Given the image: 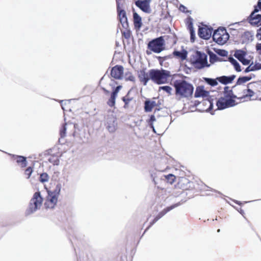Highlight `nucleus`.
<instances>
[{
	"label": "nucleus",
	"mask_w": 261,
	"mask_h": 261,
	"mask_svg": "<svg viewBox=\"0 0 261 261\" xmlns=\"http://www.w3.org/2000/svg\"><path fill=\"white\" fill-rule=\"evenodd\" d=\"M232 93L231 90L228 93H225L224 97L220 98L217 101V109L222 110L234 106L235 101L232 99Z\"/></svg>",
	"instance_id": "4"
},
{
	"label": "nucleus",
	"mask_w": 261,
	"mask_h": 261,
	"mask_svg": "<svg viewBox=\"0 0 261 261\" xmlns=\"http://www.w3.org/2000/svg\"><path fill=\"white\" fill-rule=\"evenodd\" d=\"M186 8L183 6V5H180V7H179V10L181 11H182V12H185L186 11Z\"/></svg>",
	"instance_id": "48"
},
{
	"label": "nucleus",
	"mask_w": 261,
	"mask_h": 261,
	"mask_svg": "<svg viewBox=\"0 0 261 261\" xmlns=\"http://www.w3.org/2000/svg\"><path fill=\"white\" fill-rule=\"evenodd\" d=\"M59 179H63L61 177H60V173L59 171L54 172L53 176H52V180L54 182H58V180Z\"/></svg>",
	"instance_id": "30"
},
{
	"label": "nucleus",
	"mask_w": 261,
	"mask_h": 261,
	"mask_svg": "<svg viewBox=\"0 0 261 261\" xmlns=\"http://www.w3.org/2000/svg\"><path fill=\"white\" fill-rule=\"evenodd\" d=\"M123 73V68L121 66H115L111 70V75L115 79H120Z\"/></svg>",
	"instance_id": "12"
},
{
	"label": "nucleus",
	"mask_w": 261,
	"mask_h": 261,
	"mask_svg": "<svg viewBox=\"0 0 261 261\" xmlns=\"http://www.w3.org/2000/svg\"><path fill=\"white\" fill-rule=\"evenodd\" d=\"M155 121V118L154 115H151L149 120V125L152 128L153 131L156 133L155 128L153 126L152 122Z\"/></svg>",
	"instance_id": "33"
},
{
	"label": "nucleus",
	"mask_w": 261,
	"mask_h": 261,
	"mask_svg": "<svg viewBox=\"0 0 261 261\" xmlns=\"http://www.w3.org/2000/svg\"><path fill=\"white\" fill-rule=\"evenodd\" d=\"M253 67L254 71L261 69V63L256 62L253 63Z\"/></svg>",
	"instance_id": "38"
},
{
	"label": "nucleus",
	"mask_w": 261,
	"mask_h": 261,
	"mask_svg": "<svg viewBox=\"0 0 261 261\" xmlns=\"http://www.w3.org/2000/svg\"><path fill=\"white\" fill-rule=\"evenodd\" d=\"M174 86L175 88L176 95L181 97H188L193 92V86L185 81H176L174 83Z\"/></svg>",
	"instance_id": "1"
},
{
	"label": "nucleus",
	"mask_w": 261,
	"mask_h": 261,
	"mask_svg": "<svg viewBox=\"0 0 261 261\" xmlns=\"http://www.w3.org/2000/svg\"><path fill=\"white\" fill-rule=\"evenodd\" d=\"M138 76L140 81L143 82L144 85H146L148 81L150 79L149 73L146 72L144 70L139 72Z\"/></svg>",
	"instance_id": "17"
},
{
	"label": "nucleus",
	"mask_w": 261,
	"mask_h": 261,
	"mask_svg": "<svg viewBox=\"0 0 261 261\" xmlns=\"http://www.w3.org/2000/svg\"><path fill=\"white\" fill-rule=\"evenodd\" d=\"M160 89H162L166 91L167 93L171 94L172 91V88L169 86H163L160 87Z\"/></svg>",
	"instance_id": "36"
},
{
	"label": "nucleus",
	"mask_w": 261,
	"mask_h": 261,
	"mask_svg": "<svg viewBox=\"0 0 261 261\" xmlns=\"http://www.w3.org/2000/svg\"><path fill=\"white\" fill-rule=\"evenodd\" d=\"M153 182H154V184H156L155 181V180H154V178H153Z\"/></svg>",
	"instance_id": "52"
},
{
	"label": "nucleus",
	"mask_w": 261,
	"mask_h": 261,
	"mask_svg": "<svg viewBox=\"0 0 261 261\" xmlns=\"http://www.w3.org/2000/svg\"><path fill=\"white\" fill-rule=\"evenodd\" d=\"M58 197L48 192L44 202V206L46 209H52L55 207L58 201Z\"/></svg>",
	"instance_id": "7"
},
{
	"label": "nucleus",
	"mask_w": 261,
	"mask_h": 261,
	"mask_svg": "<svg viewBox=\"0 0 261 261\" xmlns=\"http://www.w3.org/2000/svg\"><path fill=\"white\" fill-rule=\"evenodd\" d=\"M259 100H260V101H261V97L259 98Z\"/></svg>",
	"instance_id": "53"
},
{
	"label": "nucleus",
	"mask_w": 261,
	"mask_h": 261,
	"mask_svg": "<svg viewBox=\"0 0 261 261\" xmlns=\"http://www.w3.org/2000/svg\"><path fill=\"white\" fill-rule=\"evenodd\" d=\"M43 198L40 192H36L34 194V210L39 209L42 205Z\"/></svg>",
	"instance_id": "14"
},
{
	"label": "nucleus",
	"mask_w": 261,
	"mask_h": 261,
	"mask_svg": "<svg viewBox=\"0 0 261 261\" xmlns=\"http://www.w3.org/2000/svg\"><path fill=\"white\" fill-rule=\"evenodd\" d=\"M59 156V154L50 155L48 158V161L54 165H58L60 162Z\"/></svg>",
	"instance_id": "22"
},
{
	"label": "nucleus",
	"mask_w": 261,
	"mask_h": 261,
	"mask_svg": "<svg viewBox=\"0 0 261 261\" xmlns=\"http://www.w3.org/2000/svg\"><path fill=\"white\" fill-rule=\"evenodd\" d=\"M190 62L195 68L198 69L210 66L207 61V56L198 51L193 54L190 58Z\"/></svg>",
	"instance_id": "3"
},
{
	"label": "nucleus",
	"mask_w": 261,
	"mask_h": 261,
	"mask_svg": "<svg viewBox=\"0 0 261 261\" xmlns=\"http://www.w3.org/2000/svg\"><path fill=\"white\" fill-rule=\"evenodd\" d=\"M148 48L155 53H160L165 49V41L163 37H160L150 41Z\"/></svg>",
	"instance_id": "5"
},
{
	"label": "nucleus",
	"mask_w": 261,
	"mask_h": 261,
	"mask_svg": "<svg viewBox=\"0 0 261 261\" xmlns=\"http://www.w3.org/2000/svg\"><path fill=\"white\" fill-rule=\"evenodd\" d=\"M254 92L250 89H247V93L246 94L247 96H249L250 98L252 97L254 95Z\"/></svg>",
	"instance_id": "41"
},
{
	"label": "nucleus",
	"mask_w": 261,
	"mask_h": 261,
	"mask_svg": "<svg viewBox=\"0 0 261 261\" xmlns=\"http://www.w3.org/2000/svg\"><path fill=\"white\" fill-rule=\"evenodd\" d=\"M107 128L111 133L114 132L117 128L116 118L113 115L109 116L107 119Z\"/></svg>",
	"instance_id": "10"
},
{
	"label": "nucleus",
	"mask_w": 261,
	"mask_h": 261,
	"mask_svg": "<svg viewBox=\"0 0 261 261\" xmlns=\"http://www.w3.org/2000/svg\"><path fill=\"white\" fill-rule=\"evenodd\" d=\"M216 57H217V56L215 54L210 55L211 60H214Z\"/></svg>",
	"instance_id": "49"
},
{
	"label": "nucleus",
	"mask_w": 261,
	"mask_h": 261,
	"mask_svg": "<svg viewBox=\"0 0 261 261\" xmlns=\"http://www.w3.org/2000/svg\"><path fill=\"white\" fill-rule=\"evenodd\" d=\"M70 102L69 100H66V101H64V100H61V107H62V108L63 110H65V108H64V105H66L67 103H68L69 102Z\"/></svg>",
	"instance_id": "44"
},
{
	"label": "nucleus",
	"mask_w": 261,
	"mask_h": 261,
	"mask_svg": "<svg viewBox=\"0 0 261 261\" xmlns=\"http://www.w3.org/2000/svg\"><path fill=\"white\" fill-rule=\"evenodd\" d=\"M251 79V77L250 76H243L239 77L238 80V84H242L243 83H245L249 81H250Z\"/></svg>",
	"instance_id": "29"
},
{
	"label": "nucleus",
	"mask_w": 261,
	"mask_h": 261,
	"mask_svg": "<svg viewBox=\"0 0 261 261\" xmlns=\"http://www.w3.org/2000/svg\"><path fill=\"white\" fill-rule=\"evenodd\" d=\"M64 185V181L63 179H59L58 180V182H55V188L53 191H48V192L53 194L57 197L60 194V192L62 189L63 185Z\"/></svg>",
	"instance_id": "13"
},
{
	"label": "nucleus",
	"mask_w": 261,
	"mask_h": 261,
	"mask_svg": "<svg viewBox=\"0 0 261 261\" xmlns=\"http://www.w3.org/2000/svg\"><path fill=\"white\" fill-rule=\"evenodd\" d=\"M33 172V169L31 167H28L24 171V174L26 176L27 178H29L30 177L32 173Z\"/></svg>",
	"instance_id": "34"
},
{
	"label": "nucleus",
	"mask_w": 261,
	"mask_h": 261,
	"mask_svg": "<svg viewBox=\"0 0 261 261\" xmlns=\"http://www.w3.org/2000/svg\"><path fill=\"white\" fill-rule=\"evenodd\" d=\"M229 35L225 29H219L215 31L213 35V40L220 45L224 44L228 40Z\"/></svg>",
	"instance_id": "6"
},
{
	"label": "nucleus",
	"mask_w": 261,
	"mask_h": 261,
	"mask_svg": "<svg viewBox=\"0 0 261 261\" xmlns=\"http://www.w3.org/2000/svg\"><path fill=\"white\" fill-rule=\"evenodd\" d=\"M213 30L206 27L199 29V36L204 39H208L212 36Z\"/></svg>",
	"instance_id": "11"
},
{
	"label": "nucleus",
	"mask_w": 261,
	"mask_h": 261,
	"mask_svg": "<svg viewBox=\"0 0 261 261\" xmlns=\"http://www.w3.org/2000/svg\"><path fill=\"white\" fill-rule=\"evenodd\" d=\"M165 177L167 179L168 181L170 184H172L175 179V176L172 174H169L165 176Z\"/></svg>",
	"instance_id": "35"
},
{
	"label": "nucleus",
	"mask_w": 261,
	"mask_h": 261,
	"mask_svg": "<svg viewBox=\"0 0 261 261\" xmlns=\"http://www.w3.org/2000/svg\"><path fill=\"white\" fill-rule=\"evenodd\" d=\"M258 10L255 8L254 11L251 13L250 18V23L252 25H261V13L256 14Z\"/></svg>",
	"instance_id": "9"
},
{
	"label": "nucleus",
	"mask_w": 261,
	"mask_h": 261,
	"mask_svg": "<svg viewBox=\"0 0 261 261\" xmlns=\"http://www.w3.org/2000/svg\"><path fill=\"white\" fill-rule=\"evenodd\" d=\"M176 205H172L170 207H167V208L165 209L164 211H163L159 215L158 217H156L154 220V222H155L156 221H158L160 218H161L163 215H164L165 214H166L168 212L170 211V210H172L173 208H174L175 207H176Z\"/></svg>",
	"instance_id": "25"
},
{
	"label": "nucleus",
	"mask_w": 261,
	"mask_h": 261,
	"mask_svg": "<svg viewBox=\"0 0 261 261\" xmlns=\"http://www.w3.org/2000/svg\"><path fill=\"white\" fill-rule=\"evenodd\" d=\"M49 176L46 173H43L40 175L39 180L41 182H45L48 181Z\"/></svg>",
	"instance_id": "28"
},
{
	"label": "nucleus",
	"mask_w": 261,
	"mask_h": 261,
	"mask_svg": "<svg viewBox=\"0 0 261 261\" xmlns=\"http://www.w3.org/2000/svg\"><path fill=\"white\" fill-rule=\"evenodd\" d=\"M209 103L210 104V106L209 107V109H211L212 108V104L211 103V102L210 101H209Z\"/></svg>",
	"instance_id": "50"
},
{
	"label": "nucleus",
	"mask_w": 261,
	"mask_h": 261,
	"mask_svg": "<svg viewBox=\"0 0 261 261\" xmlns=\"http://www.w3.org/2000/svg\"><path fill=\"white\" fill-rule=\"evenodd\" d=\"M256 37L258 40H261V27L257 30Z\"/></svg>",
	"instance_id": "42"
},
{
	"label": "nucleus",
	"mask_w": 261,
	"mask_h": 261,
	"mask_svg": "<svg viewBox=\"0 0 261 261\" xmlns=\"http://www.w3.org/2000/svg\"><path fill=\"white\" fill-rule=\"evenodd\" d=\"M155 106V101H146L145 102V110L146 112H150Z\"/></svg>",
	"instance_id": "23"
},
{
	"label": "nucleus",
	"mask_w": 261,
	"mask_h": 261,
	"mask_svg": "<svg viewBox=\"0 0 261 261\" xmlns=\"http://www.w3.org/2000/svg\"><path fill=\"white\" fill-rule=\"evenodd\" d=\"M150 79L158 84L166 83L170 76V72L166 70L152 69L149 71Z\"/></svg>",
	"instance_id": "2"
},
{
	"label": "nucleus",
	"mask_w": 261,
	"mask_h": 261,
	"mask_svg": "<svg viewBox=\"0 0 261 261\" xmlns=\"http://www.w3.org/2000/svg\"><path fill=\"white\" fill-rule=\"evenodd\" d=\"M236 76L234 75H231L229 76H222L217 78V80L220 83L223 84H227L231 83L232 81L234 79Z\"/></svg>",
	"instance_id": "18"
},
{
	"label": "nucleus",
	"mask_w": 261,
	"mask_h": 261,
	"mask_svg": "<svg viewBox=\"0 0 261 261\" xmlns=\"http://www.w3.org/2000/svg\"><path fill=\"white\" fill-rule=\"evenodd\" d=\"M187 51L184 49L181 51H174L173 55L174 56L180 59L181 60L183 61L185 60L187 57Z\"/></svg>",
	"instance_id": "21"
},
{
	"label": "nucleus",
	"mask_w": 261,
	"mask_h": 261,
	"mask_svg": "<svg viewBox=\"0 0 261 261\" xmlns=\"http://www.w3.org/2000/svg\"><path fill=\"white\" fill-rule=\"evenodd\" d=\"M150 3V0H138L135 2L136 5L146 13H150L151 12Z\"/></svg>",
	"instance_id": "8"
},
{
	"label": "nucleus",
	"mask_w": 261,
	"mask_h": 261,
	"mask_svg": "<svg viewBox=\"0 0 261 261\" xmlns=\"http://www.w3.org/2000/svg\"><path fill=\"white\" fill-rule=\"evenodd\" d=\"M241 62L244 64V65H249L250 63L251 60H250L247 56H246L245 58H244V59L242 60Z\"/></svg>",
	"instance_id": "37"
},
{
	"label": "nucleus",
	"mask_w": 261,
	"mask_h": 261,
	"mask_svg": "<svg viewBox=\"0 0 261 261\" xmlns=\"http://www.w3.org/2000/svg\"><path fill=\"white\" fill-rule=\"evenodd\" d=\"M188 27H189L190 35H191V40L192 42H193L194 41V37H195V33H194V29H193L192 24L190 23Z\"/></svg>",
	"instance_id": "32"
},
{
	"label": "nucleus",
	"mask_w": 261,
	"mask_h": 261,
	"mask_svg": "<svg viewBox=\"0 0 261 261\" xmlns=\"http://www.w3.org/2000/svg\"><path fill=\"white\" fill-rule=\"evenodd\" d=\"M234 56L241 61L242 60L244 59V58L247 56V54L245 51L242 50H238L236 51Z\"/></svg>",
	"instance_id": "24"
},
{
	"label": "nucleus",
	"mask_w": 261,
	"mask_h": 261,
	"mask_svg": "<svg viewBox=\"0 0 261 261\" xmlns=\"http://www.w3.org/2000/svg\"><path fill=\"white\" fill-rule=\"evenodd\" d=\"M229 61L231 63V64L233 66V67L236 71H237L238 72H240L241 71L240 65L236 60L231 58L229 59Z\"/></svg>",
	"instance_id": "26"
},
{
	"label": "nucleus",
	"mask_w": 261,
	"mask_h": 261,
	"mask_svg": "<svg viewBox=\"0 0 261 261\" xmlns=\"http://www.w3.org/2000/svg\"><path fill=\"white\" fill-rule=\"evenodd\" d=\"M66 127H65V126H63V128L62 130H61L60 132V133H61V136L63 137L65 136V131H66Z\"/></svg>",
	"instance_id": "46"
},
{
	"label": "nucleus",
	"mask_w": 261,
	"mask_h": 261,
	"mask_svg": "<svg viewBox=\"0 0 261 261\" xmlns=\"http://www.w3.org/2000/svg\"><path fill=\"white\" fill-rule=\"evenodd\" d=\"M121 88L122 87L121 86H117L112 94L117 96L119 90L121 89Z\"/></svg>",
	"instance_id": "40"
},
{
	"label": "nucleus",
	"mask_w": 261,
	"mask_h": 261,
	"mask_svg": "<svg viewBox=\"0 0 261 261\" xmlns=\"http://www.w3.org/2000/svg\"><path fill=\"white\" fill-rule=\"evenodd\" d=\"M14 160L16 161L17 164L21 167L23 168L27 166L26 158L22 156H13Z\"/></svg>",
	"instance_id": "20"
},
{
	"label": "nucleus",
	"mask_w": 261,
	"mask_h": 261,
	"mask_svg": "<svg viewBox=\"0 0 261 261\" xmlns=\"http://www.w3.org/2000/svg\"><path fill=\"white\" fill-rule=\"evenodd\" d=\"M249 34V33L248 32H247V33H245V35H248Z\"/></svg>",
	"instance_id": "51"
},
{
	"label": "nucleus",
	"mask_w": 261,
	"mask_h": 261,
	"mask_svg": "<svg viewBox=\"0 0 261 261\" xmlns=\"http://www.w3.org/2000/svg\"><path fill=\"white\" fill-rule=\"evenodd\" d=\"M117 7H118V14H119V17L120 22L122 23V25L124 27L125 25H127V17L126 16L125 12L124 10H119V2H117Z\"/></svg>",
	"instance_id": "15"
},
{
	"label": "nucleus",
	"mask_w": 261,
	"mask_h": 261,
	"mask_svg": "<svg viewBox=\"0 0 261 261\" xmlns=\"http://www.w3.org/2000/svg\"><path fill=\"white\" fill-rule=\"evenodd\" d=\"M208 94V92L205 91L203 87H198L195 93V97H205L207 96Z\"/></svg>",
	"instance_id": "19"
},
{
	"label": "nucleus",
	"mask_w": 261,
	"mask_h": 261,
	"mask_svg": "<svg viewBox=\"0 0 261 261\" xmlns=\"http://www.w3.org/2000/svg\"><path fill=\"white\" fill-rule=\"evenodd\" d=\"M117 96L111 94L110 99L108 101V105L110 107L114 106L115 104V99Z\"/></svg>",
	"instance_id": "31"
},
{
	"label": "nucleus",
	"mask_w": 261,
	"mask_h": 261,
	"mask_svg": "<svg viewBox=\"0 0 261 261\" xmlns=\"http://www.w3.org/2000/svg\"><path fill=\"white\" fill-rule=\"evenodd\" d=\"M133 19L134 27L135 29L137 30H139L142 25L141 17L139 15V14L137 13L134 12Z\"/></svg>",
	"instance_id": "16"
},
{
	"label": "nucleus",
	"mask_w": 261,
	"mask_h": 261,
	"mask_svg": "<svg viewBox=\"0 0 261 261\" xmlns=\"http://www.w3.org/2000/svg\"><path fill=\"white\" fill-rule=\"evenodd\" d=\"M253 67V62L249 64V66H248L245 70H244V72L247 73L250 71H254Z\"/></svg>",
	"instance_id": "39"
},
{
	"label": "nucleus",
	"mask_w": 261,
	"mask_h": 261,
	"mask_svg": "<svg viewBox=\"0 0 261 261\" xmlns=\"http://www.w3.org/2000/svg\"><path fill=\"white\" fill-rule=\"evenodd\" d=\"M126 79L127 80H129L130 81H135V77L131 74L129 73V76L128 77H126Z\"/></svg>",
	"instance_id": "45"
},
{
	"label": "nucleus",
	"mask_w": 261,
	"mask_h": 261,
	"mask_svg": "<svg viewBox=\"0 0 261 261\" xmlns=\"http://www.w3.org/2000/svg\"><path fill=\"white\" fill-rule=\"evenodd\" d=\"M203 79L206 83H207L208 84H209L210 85H211L212 86H215L218 84L217 79L215 80V79H210V78H207V77H204Z\"/></svg>",
	"instance_id": "27"
},
{
	"label": "nucleus",
	"mask_w": 261,
	"mask_h": 261,
	"mask_svg": "<svg viewBox=\"0 0 261 261\" xmlns=\"http://www.w3.org/2000/svg\"><path fill=\"white\" fill-rule=\"evenodd\" d=\"M256 8L258 10V12H259V13H261V0H259V2L258 3V6Z\"/></svg>",
	"instance_id": "47"
},
{
	"label": "nucleus",
	"mask_w": 261,
	"mask_h": 261,
	"mask_svg": "<svg viewBox=\"0 0 261 261\" xmlns=\"http://www.w3.org/2000/svg\"><path fill=\"white\" fill-rule=\"evenodd\" d=\"M218 54L221 56H225L227 54V52L224 50H219Z\"/></svg>",
	"instance_id": "43"
}]
</instances>
